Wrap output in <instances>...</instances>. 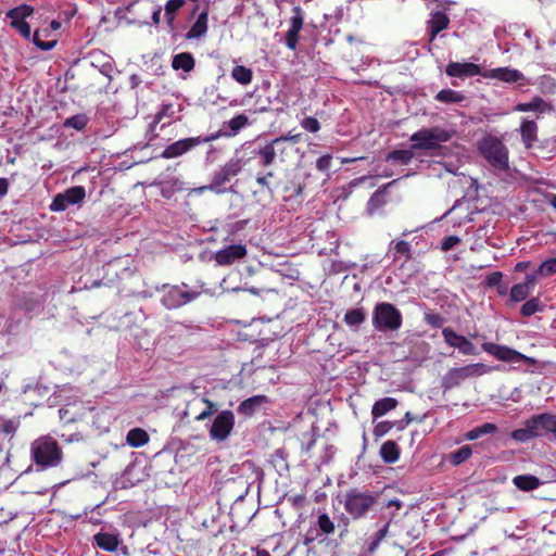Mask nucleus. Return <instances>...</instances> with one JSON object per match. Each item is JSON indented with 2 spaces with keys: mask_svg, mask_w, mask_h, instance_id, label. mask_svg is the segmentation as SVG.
<instances>
[{
  "mask_svg": "<svg viewBox=\"0 0 556 556\" xmlns=\"http://www.w3.org/2000/svg\"><path fill=\"white\" fill-rule=\"evenodd\" d=\"M425 321L433 328H441L445 323V318L438 313H429L425 315Z\"/></svg>",
  "mask_w": 556,
  "mask_h": 556,
  "instance_id": "864d4df0",
  "label": "nucleus"
},
{
  "mask_svg": "<svg viewBox=\"0 0 556 556\" xmlns=\"http://www.w3.org/2000/svg\"><path fill=\"white\" fill-rule=\"evenodd\" d=\"M185 5V0H168L165 4V17L169 29L175 28L176 13Z\"/></svg>",
  "mask_w": 556,
  "mask_h": 556,
  "instance_id": "473e14b6",
  "label": "nucleus"
},
{
  "mask_svg": "<svg viewBox=\"0 0 556 556\" xmlns=\"http://www.w3.org/2000/svg\"><path fill=\"white\" fill-rule=\"evenodd\" d=\"M503 274L501 271H493L490 275H488L485 283L488 287H496L502 282Z\"/></svg>",
  "mask_w": 556,
  "mask_h": 556,
  "instance_id": "e2e57ef3",
  "label": "nucleus"
},
{
  "mask_svg": "<svg viewBox=\"0 0 556 556\" xmlns=\"http://www.w3.org/2000/svg\"><path fill=\"white\" fill-rule=\"evenodd\" d=\"M481 349L489 355L493 356L495 359L510 365L525 363L527 365L533 366L536 363L534 358L529 357L507 345L493 342H483L481 344Z\"/></svg>",
  "mask_w": 556,
  "mask_h": 556,
  "instance_id": "6e6552de",
  "label": "nucleus"
},
{
  "mask_svg": "<svg viewBox=\"0 0 556 556\" xmlns=\"http://www.w3.org/2000/svg\"><path fill=\"white\" fill-rule=\"evenodd\" d=\"M485 76L505 83H517L525 79V75L520 71L510 67L493 68Z\"/></svg>",
  "mask_w": 556,
  "mask_h": 556,
  "instance_id": "412c9836",
  "label": "nucleus"
},
{
  "mask_svg": "<svg viewBox=\"0 0 556 556\" xmlns=\"http://www.w3.org/2000/svg\"><path fill=\"white\" fill-rule=\"evenodd\" d=\"M547 103L541 97H534L530 102L518 103L515 106L517 112H540L544 113L547 109Z\"/></svg>",
  "mask_w": 556,
  "mask_h": 556,
  "instance_id": "2f4dec72",
  "label": "nucleus"
},
{
  "mask_svg": "<svg viewBox=\"0 0 556 556\" xmlns=\"http://www.w3.org/2000/svg\"><path fill=\"white\" fill-rule=\"evenodd\" d=\"M274 177L273 172H267L264 175H258L256 177V184L261 186L262 189L268 190L269 192H273V187L270 184V178Z\"/></svg>",
  "mask_w": 556,
  "mask_h": 556,
  "instance_id": "4d7b16f0",
  "label": "nucleus"
},
{
  "mask_svg": "<svg viewBox=\"0 0 556 556\" xmlns=\"http://www.w3.org/2000/svg\"><path fill=\"white\" fill-rule=\"evenodd\" d=\"M366 320V312L363 307L349 309L343 317L345 325L353 331H358Z\"/></svg>",
  "mask_w": 556,
  "mask_h": 556,
  "instance_id": "b1692460",
  "label": "nucleus"
},
{
  "mask_svg": "<svg viewBox=\"0 0 556 556\" xmlns=\"http://www.w3.org/2000/svg\"><path fill=\"white\" fill-rule=\"evenodd\" d=\"M21 426L18 417L4 419L0 418V434L10 437L12 439Z\"/></svg>",
  "mask_w": 556,
  "mask_h": 556,
  "instance_id": "58836bf2",
  "label": "nucleus"
},
{
  "mask_svg": "<svg viewBox=\"0 0 556 556\" xmlns=\"http://www.w3.org/2000/svg\"><path fill=\"white\" fill-rule=\"evenodd\" d=\"M531 425H533L535 430L539 432L538 437H542L548 432L556 435V415L543 413L532 416Z\"/></svg>",
  "mask_w": 556,
  "mask_h": 556,
  "instance_id": "6ab92c4d",
  "label": "nucleus"
},
{
  "mask_svg": "<svg viewBox=\"0 0 556 556\" xmlns=\"http://www.w3.org/2000/svg\"><path fill=\"white\" fill-rule=\"evenodd\" d=\"M393 251H394V257H393L394 262L397 261V258L400 256H403L405 262H408L413 258L410 244H409V242H407L405 240H400V241L395 242L393 245Z\"/></svg>",
  "mask_w": 556,
  "mask_h": 556,
  "instance_id": "a19ab883",
  "label": "nucleus"
},
{
  "mask_svg": "<svg viewBox=\"0 0 556 556\" xmlns=\"http://www.w3.org/2000/svg\"><path fill=\"white\" fill-rule=\"evenodd\" d=\"M9 463L10 455L9 453H5L0 459V484L3 485H9L15 480L14 473L11 472Z\"/></svg>",
  "mask_w": 556,
  "mask_h": 556,
  "instance_id": "c9c22d12",
  "label": "nucleus"
},
{
  "mask_svg": "<svg viewBox=\"0 0 556 556\" xmlns=\"http://www.w3.org/2000/svg\"><path fill=\"white\" fill-rule=\"evenodd\" d=\"M388 530H389V523H386L381 529H379L375 533V538L369 547L370 551H374L379 545V543L386 538Z\"/></svg>",
  "mask_w": 556,
  "mask_h": 556,
  "instance_id": "052dcab7",
  "label": "nucleus"
},
{
  "mask_svg": "<svg viewBox=\"0 0 556 556\" xmlns=\"http://www.w3.org/2000/svg\"><path fill=\"white\" fill-rule=\"evenodd\" d=\"M514 485L525 492H530L538 489L541 481L538 477L532 475H520L513 479Z\"/></svg>",
  "mask_w": 556,
  "mask_h": 556,
  "instance_id": "c85d7f7f",
  "label": "nucleus"
},
{
  "mask_svg": "<svg viewBox=\"0 0 556 556\" xmlns=\"http://www.w3.org/2000/svg\"><path fill=\"white\" fill-rule=\"evenodd\" d=\"M394 426H395V422H392L389 420L381 421L375 426L374 431H372L374 435L376 438H381V437L386 435L387 433H389Z\"/></svg>",
  "mask_w": 556,
  "mask_h": 556,
  "instance_id": "603ef678",
  "label": "nucleus"
},
{
  "mask_svg": "<svg viewBox=\"0 0 556 556\" xmlns=\"http://www.w3.org/2000/svg\"><path fill=\"white\" fill-rule=\"evenodd\" d=\"M450 17L442 11H435L430 14V18L427 22V33L429 36V42H433L437 36L448 28Z\"/></svg>",
  "mask_w": 556,
  "mask_h": 556,
  "instance_id": "f3484780",
  "label": "nucleus"
},
{
  "mask_svg": "<svg viewBox=\"0 0 556 556\" xmlns=\"http://www.w3.org/2000/svg\"><path fill=\"white\" fill-rule=\"evenodd\" d=\"M241 170V164L240 160H233L231 159L229 162H227L219 170H217L212 181L208 186H203L200 188V190H211L216 193H220L224 191L222 187L229 182L232 177L237 176Z\"/></svg>",
  "mask_w": 556,
  "mask_h": 556,
  "instance_id": "1a4fd4ad",
  "label": "nucleus"
},
{
  "mask_svg": "<svg viewBox=\"0 0 556 556\" xmlns=\"http://www.w3.org/2000/svg\"><path fill=\"white\" fill-rule=\"evenodd\" d=\"M497 430L496 425L492 422H485L479 427H476L466 433L468 440H477L482 435L494 433Z\"/></svg>",
  "mask_w": 556,
  "mask_h": 556,
  "instance_id": "79ce46f5",
  "label": "nucleus"
},
{
  "mask_svg": "<svg viewBox=\"0 0 556 556\" xmlns=\"http://www.w3.org/2000/svg\"><path fill=\"white\" fill-rule=\"evenodd\" d=\"M230 75L233 80L243 86L251 84L253 79L252 70L243 65H236Z\"/></svg>",
  "mask_w": 556,
  "mask_h": 556,
  "instance_id": "f704fd0d",
  "label": "nucleus"
},
{
  "mask_svg": "<svg viewBox=\"0 0 556 556\" xmlns=\"http://www.w3.org/2000/svg\"><path fill=\"white\" fill-rule=\"evenodd\" d=\"M539 432L535 430L534 426L531 425V418L527 421L526 428L517 429L511 432V438L516 441L525 442L532 438H536Z\"/></svg>",
  "mask_w": 556,
  "mask_h": 556,
  "instance_id": "4c0bfd02",
  "label": "nucleus"
},
{
  "mask_svg": "<svg viewBox=\"0 0 556 556\" xmlns=\"http://www.w3.org/2000/svg\"><path fill=\"white\" fill-rule=\"evenodd\" d=\"M247 255V248L243 244H231L215 253L214 260L218 265H231Z\"/></svg>",
  "mask_w": 556,
  "mask_h": 556,
  "instance_id": "2eb2a0df",
  "label": "nucleus"
},
{
  "mask_svg": "<svg viewBox=\"0 0 556 556\" xmlns=\"http://www.w3.org/2000/svg\"><path fill=\"white\" fill-rule=\"evenodd\" d=\"M301 126L303 129H305L309 132H313V134L317 132L320 129L319 122L315 117H312V116L305 117L301 122Z\"/></svg>",
  "mask_w": 556,
  "mask_h": 556,
  "instance_id": "5fc2aeb1",
  "label": "nucleus"
},
{
  "mask_svg": "<svg viewBox=\"0 0 556 556\" xmlns=\"http://www.w3.org/2000/svg\"><path fill=\"white\" fill-rule=\"evenodd\" d=\"M480 154L498 170L509 168V151L503 141L494 136H485L478 142Z\"/></svg>",
  "mask_w": 556,
  "mask_h": 556,
  "instance_id": "39448f33",
  "label": "nucleus"
},
{
  "mask_svg": "<svg viewBox=\"0 0 556 556\" xmlns=\"http://www.w3.org/2000/svg\"><path fill=\"white\" fill-rule=\"evenodd\" d=\"M434 99L438 102L450 104L463 102L466 97L460 91L442 89L434 96Z\"/></svg>",
  "mask_w": 556,
  "mask_h": 556,
  "instance_id": "72a5a7b5",
  "label": "nucleus"
},
{
  "mask_svg": "<svg viewBox=\"0 0 556 556\" xmlns=\"http://www.w3.org/2000/svg\"><path fill=\"white\" fill-rule=\"evenodd\" d=\"M460 243V238L457 236H447L441 242V250L443 252H447L453 249L455 245Z\"/></svg>",
  "mask_w": 556,
  "mask_h": 556,
  "instance_id": "bf43d9fd",
  "label": "nucleus"
},
{
  "mask_svg": "<svg viewBox=\"0 0 556 556\" xmlns=\"http://www.w3.org/2000/svg\"><path fill=\"white\" fill-rule=\"evenodd\" d=\"M195 66L194 58L189 52H181L173 56L172 67L174 70H182L184 72H191Z\"/></svg>",
  "mask_w": 556,
  "mask_h": 556,
  "instance_id": "cd10ccee",
  "label": "nucleus"
},
{
  "mask_svg": "<svg viewBox=\"0 0 556 556\" xmlns=\"http://www.w3.org/2000/svg\"><path fill=\"white\" fill-rule=\"evenodd\" d=\"M34 43L41 50L43 51H49L51 50L55 45H56V41L55 40H52V41H42L39 39V34L38 31H35L34 34Z\"/></svg>",
  "mask_w": 556,
  "mask_h": 556,
  "instance_id": "680f3d73",
  "label": "nucleus"
},
{
  "mask_svg": "<svg viewBox=\"0 0 556 556\" xmlns=\"http://www.w3.org/2000/svg\"><path fill=\"white\" fill-rule=\"evenodd\" d=\"M298 152L288 136H280L268 142L255 151V155L260 157V164L263 167L270 166L278 159L281 163L290 161Z\"/></svg>",
  "mask_w": 556,
  "mask_h": 556,
  "instance_id": "f257e3e1",
  "label": "nucleus"
},
{
  "mask_svg": "<svg viewBox=\"0 0 556 556\" xmlns=\"http://www.w3.org/2000/svg\"><path fill=\"white\" fill-rule=\"evenodd\" d=\"M520 134L522 143L527 149L533 147L538 140V125L534 121L523 119L520 125Z\"/></svg>",
  "mask_w": 556,
  "mask_h": 556,
  "instance_id": "5701e85b",
  "label": "nucleus"
},
{
  "mask_svg": "<svg viewBox=\"0 0 556 556\" xmlns=\"http://www.w3.org/2000/svg\"><path fill=\"white\" fill-rule=\"evenodd\" d=\"M539 277H541V276L538 274V269H536L533 274H527L525 281L521 283L523 286H526L531 291L535 287Z\"/></svg>",
  "mask_w": 556,
  "mask_h": 556,
  "instance_id": "0e129e2a",
  "label": "nucleus"
},
{
  "mask_svg": "<svg viewBox=\"0 0 556 556\" xmlns=\"http://www.w3.org/2000/svg\"><path fill=\"white\" fill-rule=\"evenodd\" d=\"M92 543L100 549L112 553L118 548L121 539L118 534L98 532L93 535Z\"/></svg>",
  "mask_w": 556,
  "mask_h": 556,
  "instance_id": "aec40b11",
  "label": "nucleus"
},
{
  "mask_svg": "<svg viewBox=\"0 0 556 556\" xmlns=\"http://www.w3.org/2000/svg\"><path fill=\"white\" fill-rule=\"evenodd\" d=\"M491 371V367L482 363L469 364L463 367H455L447 370L442 379V387L445 390L458 387L464 380L483 376Z\"/></svg>",
  "mask_w": 556,
  "mask_h": 556,
  "instance_id": "0eeeda50",
  "label": "nucleus"
},
{
  "mask_svg": "<svg viewBox=\"0 0 556 556\" xmlns=\"http://www.w3.org/2000/svg\"><path fill=\"white\" fill-rule=\"evenodd\" d=\"M268 402V397L263 394L253 395L242 401L237 410L243 416H252L263 404Z\"/></svg>",
  "mask_w": 556,
  "mask_h": 556,
  "instance_id": "4be33fe9",
  "label": "nucleus"
},
{
  "mask_svg": "<svg viewBox=\"0 0 556 556\" xmlns=\"http://www.w3.org/2000/svg\"><path fill=\"white\" fill-rule=\"evenodd\" d=\"M332 156L330 154H325L317 159L316 168L321 173H328L331 167Z\"/></svg>",
  "mask_w": 556,
  "mask_h": 556,
  "instance_id": "13d9d810",
  "label": "nucleus"
},
{
  "mask_svg": "<svg viewBox=\"0 0 556 556\" xmlns=\"http://www.w3.org/2000/svg\"><path fill=\"white\" fill-rule=\"evenodd\" d=\"M545 305L542 303L540 298L534 296L528 300L520 308V314L523 317H530L535 313L543 312Z\"/></svg>",
  "mask_w": 556,
  "mask_h": 556,
  "instance_id": "e433bc0d",
  "label": "nucleus"
},
{
  "mask_svg": "<svg viewBox=\"0 0 556 556\" xmlns=\"http://www.w3.org/2000/svg\"><path fill=\"white\" fill-rule=\"evenodd\" d=\"M33 12L34 9L30 5L23 4L10 10L7 13V16L11 20V22L25 21V18L30 16Z\"/></svg>",
  "mask_w": 556,
  "mask_h": 556,
  "instance_id": "c03bdc74",
  "label": "nucleus"
},
{
  "mask_svg": "<svg viewBox=\"0 0 556 556\" xmlns=\"http://www.w3.org/2000/svg\"><path fill=\"white\" fill-rule=\"evenodd\" d=\"M202 402L206 405L205 410L208 412L210 415H214L217 412V404L210 399L203 397Z\"/></svg>",
  "mask_w": 556,
  "mask_h": 556,
  "instance_id": "774afa93",
  "label": "nucleus"
},
{
  "mask_svg": "<svg viewBox=\"0 0 556 556\" xmlns=\"http://www.w3.org/2000/svg\"><path fill=\"white\" fill-rule=\"evenodd\" d=\"M413 151L414 150H412V148L409 150H393L388 153L386 159L387 161H396L400 162L401 164L407 165L412 162L414 157Z\"/></svg>",
  "mask_w": 556,
  "mask_h": 556,
  "instance_id": "37998d69",
  "label": "nucleus"
},
{
  "mask_svg": "<svg viewBox=\"0 0 556 556\" xmlns=\"http://www.w3.org/2000/svg\"><path fill=\"white\" fill-rule=\"evenodd\" d=\"M175 114L174 105L170 103L162 104L157 113L154 115L153 122L150 123L149 128L151 131L155 130L156 125L164 118V117H173Z\"/></svg>",
  "mask_w": 556,
  "mask_h": 556,
  "instance_id": "de8ad7c7",
  "label": "nucleus"
},
{
  "mask_svg": "<svg viewBox=\"0 0 556 556\" xmlns=\"http://www.w3.org/2000/svg\"><path fill=\"white\" fill-rule=\"evenodd\" d=\"M538 274L541 277H548L556 274V257L548 258L544 261L539 267H538Z\"/></svg>",
  "mask_w": 556,
  "mask_h": 556,
  "instance_id": "8fccbe9b",
  "label": "nucleus"
},
{
  "mask_svg": "<svg viewBox=\"0 0 556 556\" xmlns=\"http://www.w3.org/2000/svg\"><path fill=\"white\" fill-rule=\"evenodd\" d=\"M34 463L40 468L56 467L62 462V451L58 442L51 437H41L30 446Z\"/></svg>",
  "mask_w": 556,
  "mask_h": 556,
  "instance_id": "7ed1b4c3",
  "label": "nucleus"
},
{
  "mask_svg": "<svg viewBox=\"0 0 556 556\" xmlns=\"http://www.w3.org/2000/svg\"><path fill=\"white\" fill-rule=\"evenodd\" d=\"M224 132L225 130L220 129L216 132H213L206 137H198L199 138V144H202V143H206V142H211V141H214L220 137H224Z\"/></svg>",
  "mask_w": 556,
  "mask_h": 556,
  "instance_id": "338daca9",
  "label": "nucleus"
},
{
  "mask_svg": "<svg viewBox=\"0 0 556 556\" xmlns=\"http://www.w3.org/2000/svg\"><path fill=\"white\" fill-rule=\"evenodd\" d=\"M150 440V437L142 428L130 429L126 435V442L131 447H141L146 445Z\"/></svg>",
  "mask_w": 556,
  "mask_h": 556,
  "instance_id": "7c9ffc66",
  "label": "nucleus"
},
{
  "mask_svg": "<svg viewBox=\"0 0 556 556\" xmlns=\"http://www.w3.org/2000/svg\"><path fill=\"white\" fill-rule=\"evenodd\" d=\"M372 326L379 332L397 331L403 325L401 311L392 303L378 302L372 309Z\"/></svg>",
  "mask_w": 556,
  "mask_h": 556,
  "instance_id": "423d86ee",
  "label": "nucleus"
},
{
  "mask_svg": "<svg viewBox=\"0 0 556 556\" xmlns=\"http://www.w3.org/2000/svg\"><path fill=\"white\" fill-rule=\"evenodd\" d=\"M445 74L450 77L467 78L481 75V67L471 62H450L445 66Z\"/></svg>",
  "mask_w": 556,
  "mask_h": 556,
  "instance_id": "dca6fc26",
  "label": "nucleus"
},
{
  "mask_svg": "<svg viewBox=\"0 0 556 556\" xmlns=\"http://www.w3.org/2000/svg\"><path fill=\"white\" fill-rule=\"evenodd\" d=\"M86 198V190L83 186H74L62 193H58L50 205L51 211L62 212L70 205L79 204Z\"/></svg>",
  "mask_w": 556,
  "mask_h": 556,
  "instance_id": "9b49d317",
  "label": "nucleus"
},
{
  "mask_svg": "<svg viewBox=\"0 0 556 556\" xmlns=\"http://www.w3.org/2000/svg\"><path fill=\"white\" fill-rule=\"evenodd\" d=\"M198 295L199 292L186 291L178 286H174L164 291L161 302L166 308L174 309L194 300Z\"/></svg>",
  "mask_w": 556,
  "mask_h": 556,
  "instance_id": "f8f14e48",
  "label": "nucleus"
},
{
  "mask_svg": "<svg viewBox=\"0 0 556 556\" xmlns=\"http://www.w3.org/2000/svg\"><path fill=\"white\" fill-rule=\"evenodd\" d=\"M208 12H201L191 28L186 34V39L191 40L204 36L207 31Z\"/></svg>",
  "mask_w": 556,
  "mask_h": 556,
  "instance_id": "393cba45",
  "label": "nucleus"
},
{
  "mask_svg": "<svg viewBox=\"0 0 556 556\" xmlns=\"http://www.w3.org/2000/svg\"><path fill=\"white\" fill-rule=\"evenodd\" d=\"M444 342L450 346L457 349L463 355H477L478 351L476 345L466 337L458 334L451 327L442 329Z\"/></svg>",
  "mask_w": 556,
  "mask_h": 556,
  "instance_id": "ddd939ff",
  "label": "nucleus"
},
{
  "mask_svg": "<svg viewBox=\"0 0 556 556\" xmlns=\"http://www.w3.org/2000/svg\"><path fill=\"white\" fill-rule=\"evenodd\" d=\"M400 447L392 440L386 441L380 447V456L387 464H393L397 462L400 458Z\"/></svg>",
  "mask_w": 556,
  "mask_h": 556,
  "instance_id": "c756f323",
  "label": "nucleus"
},
{
  "mask_svg": "<svg viewBox=\"0 0 556 556\" xmlns=\"http://www.w3.org/2000/svg\"><path fill=\"white\" fill-rule=\"evenodd\" d=\"M530 292L531 291L526 286L517 283L510 289L509 296L513 302H522L528 299Z\"/></svg>",
  "mask_w": 556,
  "mask_h": 556,
  "instance_id": "09e8293b",
  "label": "nucleus"
},
{
  "mask_svg": "<svg viewBox=\"0 0 556 556\" xmlns=\"http://www.w3.org/2000/svg\"><path fill=\"white\" fill-rule=\"evenodd\" d=\"M320 535L319 531L316 529H309L304 535L303 544L305 546H311Z\"/></svg>",
  "mask_w": 556,
  "mask_h": 556,
  "instance_id": "69168bd1",
  "label": "nucleus"
},
{
  "mask_svg": "<svg viewBox=\"0 0 556 556\" xmlns=\"http://www.w3.org/2000/svg\"><path fill=\"white\" fill-rule=\"evenodd\" d=\"M317 526L321 534L330 535L334 533L336 525L327 513H323L318 516Z\"/></svg>",
  "mask_w": 556,
  "mask_h": 556,
  "instance_id": "49530a36",
  "label": "nucleus"
},
{
  "mask_svg": "<svg viewBox=\"0 0 556 556\" xmlns=\"http://www.w3.org/2000/svg\"><path fill=\"white\" fill-rule=\"evenodd\" d=\"M88 121L89 119L86 114H76L74 116L66 118L63 123V126L66 128H74L78 131H81L86 128Z\"/></svg>",
  "mask_w": 556,
  "mask_h": 556,
  "instance_id": "a18cd8bd",
  "label": "nucleus"
},
{
  "mask_svg": "<svg viewBox=\"0 0 556 556\" xmlns=\"http://www.w3.org/2000/svg\"><path fill=\"white\" fill-rule=\"evenodd\" d=\"M248 125L249 117L245 114H238L228 122L224 123V126L228 127V130H225L224 132V137H235Z\"/></svg>",
  "mask_w": 556,
  "mask_h": 556,
  "instance_id": "a878e982",
  "label": "nucleus"
},
{
  "mask_svg": "<svg viewBox=\"0 0 556 556\" xmlns=\"http://www.w3.org/2000/svg\"><path fill=\"white\" fill-rule=\"evenodd\" d=\"M472 454L469 445H463L456 451H453L448 455V460L452 465L457 466L466 462Z\"/></svg>",
  "mask_w": 556,
  "mask_h": 556,
  "instance_id": "ea45409f",
  "label": "nucleus"
},
{
  "mask_svg": "<svg viewBox=\"0 0 556 556\" xmlns=\"http://www.w3.org/2000/svg\"><path fill=\"white\" fill-rule=\"evenodd\" d=\"M395 182H396V180H393V181L388 182L387 185H384V186L380 187L379 189H377V190L372 193V195H371V198H370V203H371V204H375V205H381V204H383V203H384V195H386L387 189H388L391 185H393V184H395Z\"/></svg>",
  "mask_w": 556,
  "mask_h": 556,
  "instance_id": "3c124183",
  "label": "nucleus"
},
{
  "mask_svg": "<svg viewBox=\"0 0 556 556\" xmlns=\"http://www.w3.org/2000/svg\"><path fill=\"white\" fill-rule=\"evenodd\" d=\"M399 402L394 397H383L375 402L371 408L374 419L384 416L387 413L396 408Z\"/></svg>",
  "mask_w": 556,
  "mask_h": 556,
  "instance_id": "bb28decb",
  "label": "nucleus"
},
{
  "mask_svg": "<svg viewBox=\"0 0 556 556\" xmlns=\"http://www.w3.org/2000/svg\"><path fill=\"white\" fill-rule=\"evenodd\" d=\"M11 26L16 29L25 39H29L30 26L26 21L11 22Z\"/></svg>",
  "mask_w": 556,
  "mask_h": 556,
  "instance_id": "6e6d98bb",
  "label": "nucleus"
},
{
  "mask_svg": "<svg viewBox=\"0 0 556 556\" xmlns=\"http://www.w3.org/2000/svg\"><path fill=\"white\" fill-rule=\"evenodd\" d=\"M304 24V11L301 7L292 8L290 27L285 35V43L290 50H295L299 43L300 31Z\"/></svg>",
  "mask_w": 556,
  "mask_h": 556,
  "instance_id": "4468645a",
  "label": "nucleus"
},
{
  "mask_svg": "<svg viewBox=\"0 0 556 556\" xmlns=\"http://www.w3.org/2000/svg\"><path fill=\"white\" fill-rule=\"evenodd\" d=\"M453 135V130H448L440 126L421 128L415 131L409 138L412 141V150H440L442 143L450 141Z\"/></svg>",
  "mask_w": 556,
  "mask_h": 556,
  "instance_id": "20e7f679",
  "label": "nucleus"
},
{
  "mask_svg": "<svg viewBox=\"0 0 556 556\" xmlns=\"http://www.w3.org/2000/svg\"><path fill=\"white\" fill-rule=\"evenodd\" d=\"M378 497L371 491L351 488L344 493L345 511L355 520L365 518L377 505Z\"/></svg>",
  "mask_w": 556,
  "mask_h": 556,
  "instance_id": "f03ea898",
  "label": "nucleus"
},
{
  "mask_svg": "<svg viewBox=\"0 0 556 556\" xmlns=\"http://www.w3.org/2000/svg\"><path fill=\"white\" fill-rule=\"evenodd\" d=\"M199 146V138L190 137L177 140L169 146H167L162 152V157L164 159H175L178 157L186 152L190 151L194 147Z\"/></svg>",
  "mask_w": 556,
  "mask_h": 556,
  "instance_id": "a211bd4d",
  "label": "nucleus"
},
{
  "mask_svg": "<svg viewBox=\"0 0 556 556\" xmlns=\"http://www.w3.org/2000/svg\"><path fill=\"white\" fill-rule=\"evenodd\" d=\"M235 427V414L229 409L222 410L216 415L210 428V437L213 440L225 441Z\"/></svg>",
  "mask_w": 556,
  "mask_h": 556,
  "instance_id": "9d476101",
  "label": "nucleus"
}]
</instances>
